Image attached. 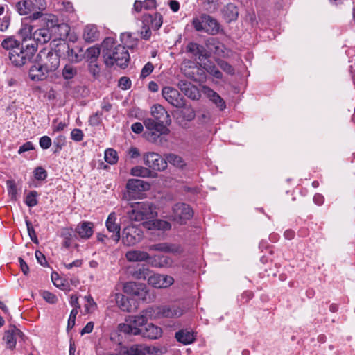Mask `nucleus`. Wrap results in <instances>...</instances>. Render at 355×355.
Here are the masks:
<instances>
[{"instance_id": "72a5a7b5", "label": "nucleus", "mask_w": 355, "mask_h": 355, "mask_svg": "<svg viewBox=\"0 0 355 355\" xmlns=\"http://www.w3.org/2000/svg\"><path fill=\"white\" fill-rule=\"evenodd\" d=\"M98 32L94 25H87L83 32V38L87 42H92L98 37Z\"/></svg>"}, {"instance_id": "e2e57ef3", "label": "nucleus", "mask_w": 355, "mask_h": 355, "mask_svg": "<svg viewBox=\"0 0 355 355\" xmlns=\"http://www.w3.org/2000/svg\"><path fill=\"white\" fill-rule=\"evenodd\" d=\"M85 300L87 301V304H85V311L89 313L92 311L96 306V304L94 301L93 298L91 295H87L85 297Z\"/></svg>"}, {"instance_id": "393cba45", "label": "nucleus", "mask_w": 355, "mask_h": 355, "mask_svg": "<svg viewBox=\"0 0 355 355\" xmlns=\"http://www.w3.org/2000/svg\"><path fill=\"white\" fill-rule=\"evenodd\" d=\"M126 188L129 191L140 192L148 190L150 188V184L148 182L139 179H131L128 181Z\"/></svg>"}, {"instance_id": "9d476101", "label": "nucleus", "mask_w": 355, "mask_h": 355, "mask_svg": "<svg viewBox=\"0 0 355 355\" xmlns=\"http://www.w3.org/2000/svg\"><path fill=\"white\" fill-rule=\"evenodd\" d=\"M57 48L60 53H67L68 60L71 62L78 63L85 57V52L79 46L70 47L68 43L63 42L58 44Z\"/></svg>"}, {"instance_id": "a211bd4d", "label": "nucleus", "mask_w": 355, "mask_h": 355, "mask_svg": "<svg viewBox=\"0 0 355 355\" xmlns=\"http://www.w3.org/2000/svg\"><path fill=\"white\" fill-rule=\"evenodd\" d=\"M116 215L114 212H112L109 214L106 220V227L110 232H112L113 234L111 238L116 242L120 240V225L116 223Z\"/></svg>"}, {"instance_id": "2f4dec72", "label": "nucleus", "mask_w": 355, "mask_h": 355, "mask_svg": "<svg viewBox=\"0 0 355 355\" xmlns=\"http://www.w3.org/2000/svg\"><path fill=\"white\" fill-rule=\"evenodd\" d=\"M148 230H168L171 228L170 223L163 220H154L149 223H144Z\"/></svg>"}, {"instance_id": "dca6fc26", "label": "nucleus", "mask_w": 355, "mask_h": 355, "mask_svg": "<svg viewBox=\"0 0 355 355\" xmlns=\"http://www.w3.org/2000/svg\"><path fill=\"white\" fill-rule=\"evenodd\" d=\"M28 29L33 40L36 42L37 44H45L52 38V33H51V30L46 26V28H39L35 31L33 33H32V26H29Z\"/></svg>"}, {"instance_id": "58836bf2", "label": "nucleus", "mask_w": 355, "mask_h": 355, "mask_svg": "<svg viewBox=\"0 0 355 355\" xmlns=\"http://www.w3.org/2000/svg\"><path fill=\"white\" fill-rule=\"evenodd\" d=\"M116 302L118 306L123 311L130 312L132 311V306L129 303L128 298L123 294H116Z\"/></svg>"}, {"instance_id": "f3484780", "label": "nucleus", "mask_w": 355, "mask_h": 355, "mask_svg": "<svg viewBox=\"0 0 355 355\" xmlns=\"http://www.w3.org/2000/svg\"><path fill=\"white\" fill-rule=\"evenodd\" d=\"M182 110L177 113V121L182 128H186L187 123L195 119L196 112L191 107H182Z\"/></svg>"}, {"instance_id": "3c124183", "label": "nucleus", "mask_w": 355, "mask_h": 355, "mask_svg": "<svg viewBox=\"0 0 355 355\" xmlns=\"http://www.w3.org/2000/svg\"><path fill=\"white\" fill-rule=\"evenodd\" d=\"M217 64L220 67V68L223 71L227 73V74H230V75L234 74V69L233 68V67L232 65H230L226 61L222 60H217Z\"/></svg>"}, {"instance_id": "37998d69", "label": "nucleus", "mask_w": 355, "mask_h": 355, "mask_svg": "<svg viewBox=\"0 0 355 355\" xmlns=\"http://www.w3.org/2000/svg\"><path fill=\"white\" fill-rule=\"evenodd\" d=\"M205 71L217 79H222L223 73L218 70L217 67L211 62H208L204 64Z\"/></svg>"}, {"instance_id": "de8ad7c7", "label": "nucleus", "mask_w": 355, "mask_h": 355, "mask_svg": "<svg viewBox=\"0 0 355 355\" xmlns=\"http://www.w3.org/2000/svg\"><path fill=\"white\" fill-rule=\"evenodd\" d=\"M88 69L90 74H92L94 78L96 79L100 76L101 69L97 62L90 61V62H88Z\"/></svg>"}, {"instance_id": "e433bc0d", "label": "nucleus", "mask_w": 355, "mask_h": 355, "mask_svg": "<svg viewBox=\"0 0 355 355\" xmlns=\"http://www.w3.org/2000/svg\"><path fill=\"white\" fill-rule=\"evenodd\" d=\"M101 52L102 53V48H99L96 46H93L89 48H88L85 53V55L87 60V62H90V61L92 62H97L99 55L101 54Z\"/></svg>"}, {"instance_id": "13d9d810", "label": "nucleus", "mask_w": 355, "mask_h": 355, "mask_svg": "<svg viewBox=\"0 0 355 355\" xmlns=\"http://www.w3.org/2000/svg\"><path fill=\"white\" fill-rule=\"evenodd\" d=\"M78 313V311H77V309H73L70 313V315L68 320V324H67V330L71 329L76 324V315Z\"/></svg>"}, {"instance_id": "473e14b6", "label": "nucleus", "mask_w": 355, "mask_h": 355, "mask_svg": "<svg viewBox=\"0 0 355 355\" xmlns=\"http://www.w3.org/2000/svg\"><path fill=\"white\" fill-rule=\"evenodd\" d=\"M179 89L192 99L196 98V92L197 89L193 87L190 83L186 80H180L178 83Z\"/></svg>"}, {"instance_id": "4468645a", "label": "nucleus", "mask_w": 355, "mask_h": 355, "mask_svg": "<svg viewBox=\"0 0 355 355\" xmlns=\"http://www.w3.org/2000/svg\"><path fill=\"white\" fill-rule=\"evenodd\" d=\"M124 292L139 300H146L148 290L145 284L133 282H127L124 285Z\"/></svg>"}, {"instance_id": "49530a36", "label": "nucleus", "mask_w": 355, "mask_h": 355, "mask_svg": "<svg viewBox=\"0 0 355 355\" xmlns=\"http://www.w3.org/2000/svg\"><path fill=\"white\" fill-rule=\"evenodd\" d=\"M146 17L148 18L146 20H148L150 19V21H151V27L155 30H158L162 24V16L161 15V14L159 13H156L155 15V17L154 19H152V16L151 15H148L146 16Z\"/></svg>"}, {"instance_id": "603ef678", "label": "nucleus", "mask_w": 355, "mask_h": 355, "mask_svg": "<svg viewBox=\"0 0 355 355\" xmlns=\"http://www.w3.org/2000/svg\"><path fill=\"white\" fill-rule=\"evenodd\" d=\"M204 14L199 17L194 18L192 24L197 31H205Z\"/></svg>"}, {"instance_id": "c03bdc74", "label": "nucleus", "mask_w": 355, "mask_h": 355, "mask_svg": "<svg viewBox=\"0 0 355 355\" xmlns=\"http://www.w3.org/2000/svg\"><path fill=\"white\" fill-rule=\"evenodd\" d=\"M78 74V69L71 64H66L62 69V75L64 79L71 80Z\"/></svg>"}, {"instance_id": "79ce46f5", "label": "nucleus", "mask_w": 355, "mask_h": 355, "mask_svg": "<svg viewBox=\"0 0 355 355\" xmlns=\"http://www.w3.org/2000/svg\"><path fill=\"white\" fill-rule=\"evenodd\" d=\"M210 100L220 109L223 110L226 107L224 100L214 90L209 89L207 93Z\"/></svg>"}, {"instance_id": "09e8293b", "label": "nucleus", "mask_w": 355, "mask_h": 355, "mask_svg": "<svg viewBox=\"0 0 355 355\" xmlns=\"http://www.w3.org/2000/svg\"><path fill=\"white\" fill-rule=\"evenodd\" d=\"M173 265V260L168 256H159L158 257V263L155 264V266H158L160 268H168L171 267Z\"/></svg>"}, {"instance_id": "338daca9", "label": "nucleus", "mask_w": 355, "mask_h": 355, "mask_svg": "<svg viewBox=\"0 0 355 355\" xmlns=\"http://www.w3.org/2000/svg\"><path fill=\"white\" fill-rule=\"evenodd\" d=\"M135 277L138 279H146V278H148L150 275V271L148 269L146 268H142L139 269L137 271L135 272Z\"/></svg>"}, {"instance_id": "bf43d9fd", "label": "nucleus", "mask_w": 355, "mask_h": 355, "mask_svg": "<svg viewBox=\"0 0 355 355\" xmlns=\"http://www.w3.org/2000/svg\"><path fill=\"white\" fill-rule=\"evenodd\" d=\"M131 80L129 78L126 76H123L120 78L119 80V87H121L122 89H128L131 87Z\"/></svg>"}, {"instance_id": "69168bd1", "label": "nucleus", "mask_w": 355, "mask_h": 355, "mask_svg": "<svg viewBox=\"0 0 355 355\" xmlns=\"http://www.w3.org/2000/svg\"><path fill=\"white\" fill-rule=\"evenodd\" d=\"M51 139L48 136H43L40 139V146L43 149H48L51 146Z\"/></svg>"}, {"instance_id": "0eeeda50", "label": "nucleus", "mask_w": 355, "mask_h": 355, "mask_svg": "<svg viewBox=\"0 0 355 355\" xmlns=\"http://www.w3.org/2000/svg\"><path fill=\"white\" fill-rule=\"evenodd\" d=\"M45 26L50 28L52 33V37L54 40L65 39L70 31V27L68 24L60 22L58 17L55 15H49L44 19Z\"/></svg>"}, {"instance_id": "052dcab7", "label": "nucleus", "mask_w": 355, "mask_h": 355, "mask_svg": "<svg viewBox=\"0 0 355 355\" xmlns=\"http://www.w3.org/2000/svg\"><path fill=\"white\" fill-rule=\"evenodd\" d=\"M47 176L46 171L42 167H37L35 169V178L37 180H44Z\"/></svg>"}, {"instance_id": "a19ab883", "label": "nucleus", "mask_w": 355, "mask_h": 355, "mask_svg": "<svg viewBox=\"0 0 355 355\" xmlns=\"http://www.w3.org/2000/svg\"><path fill=\"white\" fill-rule=\"evenodd\" d=\"M152 171L148 167L137 166L133 167L130 171V174L133 176L150 178L152 177Z\"/></svg>"}, {"instance_id": "a878e982", "label": "nucleus", "mask_w": 355, "mask_h": 355, "mask_svg": "<svg viewBox=\"0 0 355 355\" xmlns=\"http://www.w3.org/2000/svg\"><path fill=\"white\" fill-rule=\"evenodd\" d=\"M186 51L192 54L193 56L198 57L199 60L207 57L205 47L196 42H189L186 46Z\"/></svg>"}, {"instance_id": "1a4fd4ad", "label": "nucleus", "mask_w": 355, "mask_h": 355, "mask_svg": "<svg viewBox=\"0 0 355 355\" xmlns=\"http://www.w3.org/2000/svg\"><path fill=\"white\" fill-rule=\"evenodd\" d=\"M143 239L142 230L133 225L125 227L122 232V242L127 246H133Z\"/></svg>"}, {"instance_id": "4be33fe9", "label": "nucleus", "mask_w": 355, "mask_h": 355, "mask_svg": "<svg viewBox=\"0 0 355 355\" xmlns=\"http://www.w3.org/2000/svg\"><path fill=\"white\" fill-rule=\"evenodd\" d=\"M24 334L17 328L13 327L5 332L3 339L6 342L7 348L13 349L15 347L17 338L22 337Z\"/></svg>"}, {"instance_id": "c9c22d12", "label": "nucleus", "mask_w": 355, "mask_h": 355, "mask_svg": "<svg viewBox=\"0 0 355 355\" xmlns=\"http://www.w3.org/2000/svg\"><path fill=\"white\" fill-rule=\"evenodd\" d=\"M164 157H166L167 163L168 162L178 168H183L186 166V163L184 159L176 154L168 153L164 155Z\"/></svg>"}, {"instance_id": "9b49d317", "label": "nucleus", "mask_w": 355, "mask_h": 355, "mask_svg": "<svg viewBox=\"0 0 355 355\" xmlns=\"http://www.w3.org/2000/svg\"><path fill=\"white\" fill-rule=\"evenodd\" d=\"M155 313L153 318H174L183 315V309L178 305H164L154 309Z\"/></svg>"}, {"instance_id": "7c9ffc66", "label": "nucleus", "mask_w": 355, "mask_h": 355, "mask_svg": "<svg viewBox=\"0 0 355 355\" xmlns=\"http://www.w3.org/2000/svg\"><path fill=\"white\" fill-rule=\"evenodd\" d=\"M198 69L196 65L190 60H184L182 63L181 70L189 78L196 79V71Z\"/></svg>"}, {"instance_id": "a18cd8bd", "label": "nucleus", "mask_w": 355, "mask_h": 355, "mask_svg": "<svg viewBox=\"0 0 355 355\" xmlns=\"http://www.w3.org/2000/svg\"><path fill=\"white\" fill-rule=\"evenodd\" d=\"M105 160L110 164H114L118 161L117 153L112 148H108L105 151Z\"/></svg>"}, {"instance_id": "423d86ee", "label": "nucleus", "mask_w": 355, "mask_h": 355, "mask_svg": "<svg viewBox=\"0 0 355 355\" xmlns=\"http://www.w3.org/2000/svg\"><path fill=\"white\" fill-rule=\"evenodd\" d=\"M35 51L36 49L33 44H27L26 49L24 46H19L10 50L9 58L15 66L21 67L33 58Z\"/></svg>"}, {"instance_id": "b1692460", "label": "nucleus", "mask_w": 355, "mask_h": 355, "mask_svg": "<svg viewBox=\"0 0 355 355\" xmlns=\"http://www.w3.org/2000/svg\"><path fill=\"white\" fill-rule=\"evenodd\" d=\"M94 225L91 222L84 221L79 223L76 227V232L80 238L88 239L93 234Z\"/></svg>"}, {"instance_id": "412c9836", "label": "nucleus", "mask_w": 355, "mask_h": 355, "mask_svg": "<svg viewBox=\"0 0 355 355\" xmlns=\"http://www.w3.org/2000/svg\"><path fill=\"white\" fill-rule=\"evenodd\" d=\"M41 8L42 5H39L36 0H22L16 5L17 10L21 15H27L34 10Z\"/></svg>"}, {"instance_id": "f8f14e48", "label": "nucleus", "mask_w": 355, "mask_h": 355, "mask_svg": "<svg viewBox=\"0 0 355 355\" xmlns=\"http://www.w3.org/2000/svg\"><path fill=\"white\" fill-rule=\"evenodd\" d=\"M144 164L155 171H164L167 168L166 157L155 153H147L143 156Z\"/></svg>"}, {"instance_id": "0e129e2a", "label": "nucleus", "mask_w": 355, "mask_h": 355, "mask_svg": "<svg viewBox=\"0 0 355 355\" xmlns=\"http://www.w3.org/2000/svg\"><path fill=\"white\" fill-rule=\"evenodd\" d=\"M43 298L49 303L54 304L57 302L56 296L49 291H44L42 293Z\"/></svg>"}, {"instance_id": "6ab92c4d", "label": "nucleus", "mask_w": 355, "mask_h": 355, "mask_svg": "<svg viewBox=\"0 0 355 355\" xmlns=\"http://www.w3.org/2000/svg\"><path fill=\"white\" fill-rule=\"evenodd\" d=\"M162 329L153 323H146L139 336L150 340H157L162 337Z\"/></svg>"}, {"instance_id": "20e7f679", "label": "nucleus", "mask_w": 355, "mask_h": 355, "mask_svg": "<svg viewBox=\"0 0 355 355\" xmlns=\"http://www.w3.org/2000/svg\"><path fill=\"white\" fill-rule=\"evenodd\" d=\"M131 207L132 210L127 214L130 220L140 222L152 219L157 216L155 206L148 201L133 203Z\"/></svg>"}, {"instance_id": "774afa93", "label": "nucleus", "mask_w": 355, "mask_h": 355, "mask_svg": "<svg viewBox=\"0 0 355 355\" xmlns=\"http://www.w3.org/2000/svg\"><path fill=\"white\" fill-rule=\"evenodd\" d=\"M34 149L33 144L31 141L24 143L21 146L19 147L18 150L19 154H21L24 152L29 151Z\"/></svg>"}, {"instance_id": "8fccbe9b", "label": "nucleus", "mask_w": 355, "mask_h": 355, "mask_svg": "<svg viewBox=\"0 0 355 355\" xmlns=\"http://www.w3.org/2000/svg\"><path fill=\"white\" fill-rule=\"evenodd\" d=\"M37 193L35 191H31L26 197L25 202L29 207H33L37 205V200L36 198Z\"/></svg>"}, {"instance_id": "7ed1b4c3", "label": "nucleus", "mask_w": 355, "mask_h": 355, "mask_svg": "<svg viewBox=\"0 0 355 355\" xmlns=\"http://www.w3.org/2000/svg\"><path fill=\"white\" fill-rule=\"evenodd\" d=\"M155 313L154 308L148 307L136 315L129 316L126 320L128 323L119 324L118 329L121 332L135 336L140 335L148 319H152Z\"/></svg>"}, {"instance_id": "f704fd0d", "label": "nucleus", "mask_w": 355, "mask_h": 355, "mask_svg": "<svg viewBox=\"0 0 355 355\" xmlns=\"http://www.w3.org/2000/svg\"><path fill=\"white\" fill-rule=\"evenodd\" d=\"M60 236L63 239L62 245L66 248L71 245L73 238L76 236L73 230L68 227L62 229Z\"/></svg>"}, {"instance_id": "6e6552de", "label": "nucleus", "mask_w": 355, "mask_h": 355, "mask_svg": "<svg viewBox=\"0 0 355 355\" xmlns=\"http://www.w3.org/2000/svg\"><path fill=\"white\" fill-rule=\"evenodd\" d=\"M193 216L191 207L185 203H176L172 209L171 218L173 221L179 225H184Z\"/></svg>"}, {"instance_id": "5fc2aeb1", "label": "nucleus", "mask_w": 355, "mask_h": 355, "mask_svg": "<svg viewBox=\"0 0 355 355\" xmlns=\"http://www.w3.org/2000/svg\"><path fill=\"white\" fill-rule=\"evenodd\" d=\"M6 186L9 195L11 196L12 198H15L17 193V190L15 180H8L6 181Z\"/></svg>"}, {"instance_id": "ddd939ff", "label": "nucleus", "mask_w": 355, "mask_h": 355, "mask_svg": "<svg viewBox=\"0 0 355 355\" xmlns=\"http://www.w3.org/2000/svg\"><path fill=\"white\" fill-rule=\"evenodd\" d=\"M162 94L165 100L175 107H182L185 105L184 98L178 89L171 87H164Z\"/></svg>"}, {"instance_id": "5701e85b", "label": "nucleus", "mask_w": 355, "mask_h": 355, "mask_svg": "<svg viewBox=\"0 0 355 355\" xmlns=\"http://www.w3.org/2000/svg\"><path fill=\"white\" fill-rule=\"evenodd\" d=\"M205 32L209 35H217L220 31V24L209 15L204 14Z\"/></svg>"}, {"instance_id": "bb28decb", "label": "nucleus", "mask_w": 355, "mask_h": 355, "mask_svg": "<svg viewBox=\"0 0 355 355\" xmlns=\"http://www.w3.org/2000/svg\"><path fill=\"white\" fill-rule=\"evenodd\" d=\"M149 250L164 252H173L177 253L181 251L180 248L178 245L169 244L167 243H160L154 245H151L148 247Z\"/></svg>"}, {"instance_id": "aec40b11", "label": "nucleus", "mask_w": 355, "mask_h": 355, "mask_svg": "<svg viewBox=\"0 0 355 355\" xmlns=\"http://www.w3.org/2000/svg\"><path fill=\"white\" fill-rule=\"evenodd\" d=\"M49 71L44 68L42 64H40V61L36 60V62L29 69V77L32 80L40 81L44 80Z\"/></svg>"}, {"instance_id": "6e6d98bb", "label": "nucleus", "mask_w": 355, "mask_h": 355, "mask_svg": "<svg viewBox=\"0 0 355 355\" xmlns=\"http://www.w3.org/2000/svg\"><path fill=\"white\" fill-rule=\"evenodd\" d=\"M26 225L31 240L35 243H38V239L31 223L28 220H26Z\"/></svg>"}, {"instance_id": "4d7b16f0", "label": "nucleus", "mask_w": 355, "mask_h": 355, "mask_svg": "<svg viewBox=\"0 0 355 355\" xmlns=\"http://www.w3.org/2000/svg\"><path fill=\"white\" fill-rule=\"evenodd\" d=\"M153 64L150 62H147L141 69L140 78L142 79L146 78L153 72Z\"/></svg>"}, {"instance_id": "f257e3e1", "label": "nucleus", "mask_w": 355, "mask_h": 355, "mask_svg": "<svg viewBox=\"0 0 355 355\" xmlns=\"http://www.w3.org/2000/svg\"><path fill=\"white\" fill-rule=\"evenodd\" d=\"M151 114L153 119L148 118L144 121L147 129L144 132V136L148 141L152 143L162 144V136L168 135L170 132L167 128V125L171 123L170 115L159 104L154 105L151 107Z\"/></svg>"}, {"instance_id": "c85d7f7f", "label": "nucleus", "mask_w": 355, "mask_h": 355, "mask_svg": "<svg viewBox=\"0 0 355 355\" xmlns=\"http://www.w3.org/2000/svg\"><path fill=\"white\" fill-rule=\"evenodd\" d=\"M223 14L227 22L236 21L239 17V9L236 5L230 3L224 7Z\"/></svg>"}, {"instance_id": "2eb2a0df", "label": "nucleus", "mask_w": 355, "mask_h": 355, "mask_svg": "<svg viewBox=\"0 0 355 355\" xmlns=\"http://www.w3.org/2000/svg\"><path fill=\"white\" fill-rule=\"evenodd\" d=\"M148 283L157 288H166L174 283V279L167 275L153 274L148 277Z\"/></svg>"}, {"instance_id": "39448f33", "label": "nucleus", "mask_w": 355, "mask_h": 355, "mask_svg": "<svg viewBox=\"0 0 355 355\" xmlns=\"http://www.w3.org/2000/svg\"><path fill=\"white\" fill-rule=\"evenodd\" d=\"M60 53L57 47L55 50L44 49L39 52L36 58L44 69L46 68L49 72H53L60 66Z\"/></svg>"}, {"instance_id": "680f3d73", "label": "nucleus", "mask_w": 355, "mask_h": 355, "mask_svg": "<svg viewBox=\"0 0 355 355\" xmlns=\"http://www.w3.org/2000/svg\"><path fill=\"white\" fill-rule=\"evenodd\" d=\"M83 132L80 129H73L71 132V138L75 141H80L83 139Z\"/></svg>"}, {"instance_id": "c756f323", "label": "nucleus", "mask_w": 355, "mask_h": 355, "mask_svg": "<svg viewBox=\"0 0 355 355\" xmlns=\"http://www.w3.org/2000/svg\"><path fill=\"white\" fill-rule=\"evenodd\" d=\"M177 340L184 345H189L195 340L193 332L188 329H181L175 333Z\"/></svg>"}, {"instance_id": "ea45409f", "label": "nucleus", "mask_w": 355, "mask_h": 355, "mask_svg": "<svg viewBox=\"0 0 355 355\" xmlns=\"http://www.w3.org/2000/svg\"><path fill=\"white\" fill-rule=\"evenodd\" d=\"M146 345H133L123 352V355H146Z\"/></svg>"}, {"instance_id": "cd10ccee", "label": "nucleus", "mask_w": 355, "mask_h": 355, "mask_svg": "<svg viewBox=\"0 0 355 355\" xmlns=\"http://www.w3.org/2000/svg\"><path fill=\"white\" fill-rule=\"evenodd\" d=\"M125 257L131 262H141L148 261L150 255L148 252L141 250H130L126 252Z\"/></svg>"}, {"instance_id": "f03ea898", "label": "nucleus", "mask_w": 355, "mask_h": 355, "mask_svg": "<svg viewBox=\"0 0 355 355\" xmlns=\"http://www.w3.org/2000/svg\"><path fill=\"white\" fill-rule=\"evenodd\" d=\"M102 57L107 67L114 64L125 68L130 61V55L126 48L121 44H116L113 37H106L101 43Z\"/></svg>"}, {"instance_id": "864d4df0", "label": "nucleus", "mask_w": 355, "mask_h": 355, "mask_svg": "<svg viewBox=\"0 0 355 355\" xmlns=\"http://www.w3.org/2000/svg\"><path fill=\"white\" fill-rule=\"evenodd\" d=\"M1 46L6 49H10V50H12L13 49H15L17 47H19V43L12 38H7L3 40L1 43Z\"/></svg>"}, {"instance_id": "4c0bfd02", "label": "nucleus", "mask_w": 355, "mask_h": 355, "mask_svg": "<svg viewBox=\"0 0 355 355\" xmlns=\"http://www.w3.org/2000/svg\"><path fill=\"white\" fill-rule=\"evenodd\" d=\"M207 45L210 48L215 54L218 55H223L224 50L225 49V46L220 43L218 40L215 38H211L207 41Z\"/></svg>"}]
</instances>
